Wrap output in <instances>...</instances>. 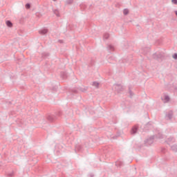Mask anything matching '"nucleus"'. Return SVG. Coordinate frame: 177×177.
I'll return each mask as SVG.
<instances>
[{
    "label": "nucleus",
    "mask_w": 177,
    "mask_h": 177,
    "mask_svg": "<svg viewBox=\"0 0 177 177\" xmlns=\"http://www.w3.org/2000/svg\"><path fill=\"white\" fill-rule=\"evenodd\" d=\"M162 100L164 102V103H167V102H169V97L167 95H163L162 97Z\"/></svg>",
    "instance_id": "f257e3e1"
},
{
    "label": "nucleus",
    "mask_w": 177,
    "mask_h": 177,
    "mask_svg": "<svg viewBox=\"0 0 177 177\" xmlns=\"http://www.w3.org/2000/svg\"><path fill=\"white\" fill-rule=\"evenodd\" d=\"M46 32H48V29H43L40 30L41 34H46Z\"/></svg>",
    "instance_id": "f03ea898"
},
{
    "label": "nucleus",
    "mask_w": 177,
    "mask_h": 177,
    "mask_svg": "<svg viewBox=\"0 0 177 177\" xmlns=\"http://www.w3.org/2000/svg\"><path fill=\"white\" fill-rule=\"evenodd\" d=\"M6 23L8 27H12V22H10V21H7Z\"/></svg>",
    "instance_id": "7ed1b4c3"
},
{
    "label": "nucleus",
    "mask_w": 177,
    "mask_h": 177,
    "mask_svg": "<svg viewBox=\"0 0 177 177\" xmlns=\"http://www.w3.org/2000/svg\"><path fill=\"white\" fill-rule=\"evenodd\" d=\"M124 15H128L129 13V10L124 9L123 11Z\"/></svg>",
    "instance_id": "20e7f679"
},
{
    "label": "nucleus",
    "mask_w": 177,
    "mask_h": 177,
    "mask_svg": "<svg viewBox=\"0 0 177 177\" xmlns=\"http://www.w3.org/2000/svg\"><path fill=\"white\" fill-rule=\"evenodd\" d=\"M136 131H137L136 127H133V128L132 129V132H133V133H136Z\"/></svg>",
    "instance_id": "39448f33"
},
{
    "label": "nucleus",
    "mask_w": 177,
    "mask_h": 177,
    "mask_svg": "<svg viewBox=\"0 0 177 177\" xmlns=\"http://www.w3.org/2000/svg\"><path fill=\"white\" fill-rule=\"evenodd\" d=\"M93 85H94V86H99V83H97V82H94V83H93Z\"/></svg>",
    "instance_id": "423d86ee"
},
{
    "label": "nucleus",
    "mask_w": 177,
    "mask_h": 177,
    "mask_svg": "<svg viewBox=\"0 0 177 177\" xmlns=\"http://www.w3.org/2000/svg\"><path fill=\"white\" fill-rule=\"evenodd\" d=\"M171 2L176 5L177 4V0H172Z\"/></svg>",
    "instance_id": "0eeeda50"
},
{
    "label": "nucleus",
    "mask_w": 177,
    "mask_h": 177,
    "mask_svg": "<svg viewBox=\"0 0 177 177\" xmlns=\"http://www.w3.org/2000/svg\"><path fill=\"white\" fill-rule=\"evenodd\" d=\"M26 9H30V4H26Z\"/></svg>",
    "instance_id": "6e6552de"
},
{
    "label": "nucleus",
    "mask_w": 177,
    "mask_h": 177,
    "mask_svg": "<svg viewBox=\"0 0 177 177\" xmlns=\"http://www.w3.org/2000/svg\"><path fill=\"white\" fill-rule=\"evenodd\" d=\"M173 57H174V59H177V54H174V55H173Z\"/></svg>",
    "instance_id": "1a4fd4ad"
},
{
    "label": "nucleus",
    "mask_w": 177,
    "mask_h": 177,
    "mask_svg": "<svg viewBox=\"0 0 177 177\" xmlns=\"http://www.w3.org/2000/svg\"><path fill=\"white\" fill-rule=\"evenodd\" d=\"M53 1H56V0H53Z\"/></svg>",
    "instance_id": "9d476101"
}]
</instances>
